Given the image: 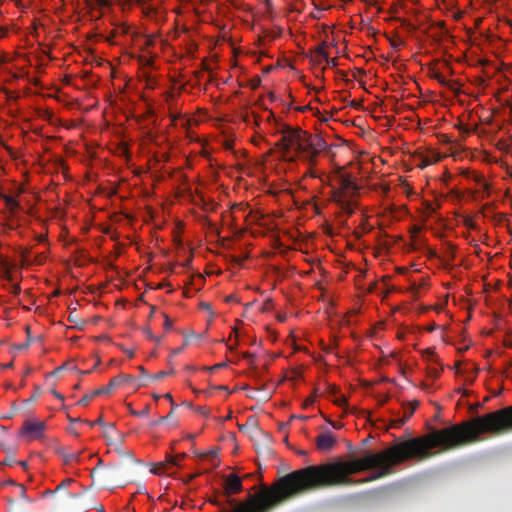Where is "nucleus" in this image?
<instances>
[{"instance_id": "f257e3e1", "label": "nucleus", "mask_w": 512, "mask_h": 512, "mask_svg": "<svg viewBox=\"0 0 512 512\" xmlns=\"http://www.w3.org/2000/svg\"><path fill=\"white\" fill-rule=\"evenodd\" d=\"M510 431L512 405L461 424L433 430L421 437L410 438L378 453H367L359 459L309 466L281 477L276 490L264 492L261 495L265 502L262 510L307 491L363 484L386 477L393 473V467L398 464L411 459L421 461L430 458L434 454L430 450L436 447L449 451L478 441L483 433L500 435Z\"/></svg>"}, {"instance_id": "f03ea898", "label": "nucleus", "mask_w": 512, "mask_h": 512, "mask_svg": "<svg viewBox=\"0 0 512 512\" xmlns=\"http://www.w3.org/2000/svg\"><path fill=\"white\" fill-rule=\"evenodd\" d=\"M278 132L281 133V137L276 146L284 154L294 151L295 156L310 167L316 165L318 155L327 147L326 141L321 136L308 133L301 128L282 124Z\"/></svg>"}, {"instance_id": "7ed1b4c3", "label": "nucleus", "mask_w": 512, "mask_h": 512, "mask_svg": "<svg viewBox=\"0 0 512 512\" xmlns=\"http://www.w3.org/2000/svg\"><path fill=\"white\" fill-rule=\"evenodd\" d=\"M278 484L279 480L272 487H264L260 492L256 494H249L245 501L238 503L234 498H231V496L234 494H238L242 491V480L238 475L231 473L225 477L224 481L223 496L225 498V501L221 502L215 498L211 500V503L218 505L223 509H225V505H228L233 508L232 512H268L270 509L279 505L280 503L272 504L265 510H262V506L265 504V502L263 500L264 498H262L261 495L266 491L276 490Z\"/></svg>"}, {"instance_id": "20e7f679", "label": "nucleus", "mask_w": 512, "mask_h": 512, "mask_svg": "<svg viewBox=\"0 0 512 512\" xmlns=\"http://www.w3.org/2000/svg\"><path fill=\"white\" fill-rule=\"evenodd\" d=\"M134 380V377L129 374H119L115 377H113L108 385L103 386L101 388L95 389L91 393L85 394L78 402V405H88L92 399L98 396H102L105 394L110 393L113 389L120 387L121 385L125 383H130V381Z\"/></svg>"}, {"instance_id": "39448f33", "label": "nucleus", "mask_w": 512, "mask_h": 512, "mask_svg": "<svg viewBox=\"0 0 512 512\" xmlns=\"http://www.w3.org/2000/svg\"><path fill=\"white\" fill-rule=\"evenodd\" d=\"M45 427L44 421L26 420L22 429L24 436L31 441L43 438Z\"/></svg>"}, {"instance_id": "423d86ee", "label": "nucleus", "mask_w": 512, "mask_h": 512, "mask_svg": "<svg viewBox=\"0 0 512 512\" xmlns=\"http://www.w3.org/2000/svg\"><path fill=\"white\" fill-rule=\"evenodd\" d=\"M339 189L347 194L350 198H353L358 194L359 187L353 181L350 174L341 173L338 178Z\"/></svg>"}, {"instance_id": "0eeeda50", "label": "nucleus", "mask_w": 512, "mask_h": 512, "mask_svg": "<svg viewBox=\"0 0 512 512\" xmlns=\"http://www.w3.org/2000/svg\"><path fill=\"white\" fill-rule=\"evenodd\" d=\"M336 443V438L331 432L321 433L316 438L317 448L321 451L331 450Z\"/></svg>"}, {"instance_id": "6e6552de", "label": "nucleus", "mask_w": 512, "mask_h": 512, "mask_svg": "<svg viewBox=\"0 0 512 512\" xmlns=\"http://www.w3.org/2000/svg\"><path fill=\"white\" fill-rule=\"evenodd\" d=\"M419 404H420V402L417 400L409 403V411L405 412V415L402 418L394 420L392 426L393 427H401L403 424H405L409 420V418L413 415L414 411L419 406Z\"/></svg>"}, {"instance_id": "1a4fd4ad", "label": "nucleus", "mask_w": 512, "mask_h": 512, "mask_svg": "<svg viewBox=\"0 0 512 512\" xmlns=\"http://www.w3.org/2000/svg\"><path fill=\"white\" fill-rule=\"evenodd\" d=\"M1 198L12 216H15L17 212L22 209L20 203L13 196L2 195Z\"/></svg>"}, {"instance_id": "9d476101", "label": "nucleus", "mask_w": 512, "mask_h": 512, "mask_svg": "<svg viewBox=\"0 0 512 512\" xmlns=\"http://www.w3.org/2000/svg\"><path fill=\"white\" fill-rule=\"evenodd\" d=\"M138 370L141 373V377L137 380L134 379L131 382H136L137 387L147 386L151 380V375L147 373L143 366H139Z\"/></svg>"}, {"instance_id": "9b49d317", "label": "nucleus", "mask_w": 512, "mask_h": 512, "mask_svg": "<svg viewBox=\"0 0 512 512\" xmlns=\"http://www.w3.org/2000/svg\"><path fill=\"white\" fill-rule=\"evenodd\" d=\"M202 460H209L213 466H217L219 463L217 450H210L206 453L200 454Z\"/></svg>"}, {"instance_id": "f8f14e48", "label": "nucleus", "mask_w": 512, "mask_h": 512, "mask_svg": "<svg viewBox=\"0 0 512 512\" xmlns=\"http://www.w3.org/2000/svg\"><path fill=\"white\" fill-rule=\"evenodd\" d=\"M347 198H350L347 194L341 191L339 188L332 191L331 200L337 205L341 204Z\"/></svg>"}, {"instance_id": "ddd939ff", "label": "nucleus", "mask_w": 512, "mask_h": 512, "mask_svg": "<svg viewBox=\"0 0 512 512\" xmlns=\"http://www.w3.org/2000/svg\"><path fill=\"white\" fill-rule=\"evenodd\" d=\"M68 321L73 323L74 326L78 329H83L84 325H85V321L80 319L77 314H76V309H73L69 316H68Z\"/></svg>"}, {"instance_id": "4468645a", "label": "nucleus", "mask_w": 512, "mask_h": 512, "mask_svg": "<svg viewBox=\"0 0 512 512\" xmlns=\"http://www.w3.org/2000/svg\"><path fill=\"white\" fill-rule=\"evenodd\" d=\"M349 199L350 198H347L345 201L338 205L341 211L347 214L348 216L354 213L353 202Z\"/></svg>"}, {"instance_id": "2eb2a0df", "label": "nucleus", "mask_w": 512, "mask_h": 512, "mask_svg": "<svg viewBox=\"0 0 512 512\" xmlns=\"http://www.w3.org/2000/svg\"><path fill=\"white\" fill-rule=\"evenodd\" d=\"M94 4L99 7H109L111 5V0H93V2L86 0V5L88 8L93 9Z\"/></svg>"}, {"instance_id": "dca6fc26", "label": "nucleus", "mask_w": 512, "mask_h": 512, "mask_svg": "<svg viewBox=\"0 0 512 512\" xmlns=\"http://www.w3.org/2000/svg\"><path fill=\"white\" fill-rule=\"evenodd\" d=\"M14 265L11 264L6 257L0 254V271H6L9 269H13Z\"/></svg>"}, {"instance_id": "f3484780", "label": "nucleus", "mask_w": 512, "mask_h": 512, "mask_svg": "<svg viewBox=\"0 0 512 512\" xmlns=\"http://www.w3.org/2000/svg\"><path fill=\"white\" fill-rule=\"evenodd\" d=\"M14 265L11 264L6 257L0 254V271H6L9 269H13Z\"/></svg>"}, {"instance_id": "a211bd4d", "label": "nucleus", "mask_w": 512, "mask_h": 512, "mask_svg": "<svg viewBox=\"0 0 512 512\" xmlns=\"http://www.w3.org/2000/svg\"><path fill=\"white\" fill-rule=\"evenodd\" d=\"M327 45L326 42H322L315 50L316 54L318 56H320L321 58H323L326 62H329V57L326 53V51L324 50V47Z\"/></svg>"}, {"instance_id": "6ab92c4d", "label": "nucleus", "mask_w": 512, "mask_h": 512, "mask_svg": "<svg viewBox=\"0 0 512 512\" xmlns=\"http://www.w3.org/2000/svg\"><path fill=\"white\" fill-rule=\"evenodd\" d=\"M423 357L426 360L437 362V356H436L434 350H432L430 348L423 351Z\"/></svg>"}, {"instance_id": "aec40b11", "label": "nucleus", "mask_w": 512, "mask_h": 512, "mask_svg": "<svg viewBox=\"0 0 512 512\" xmlns=\"http://www.w3.org/2000/svg\"><path fill=\"white\" fill-rule=\"evenodd\" d=\"M80 455H81V452L66 454V455H64V461L66 463L73 462V461L78 462L80 459Z\"/></svg>"}, {"instance_id": "412c9836", "label": "nucleus", "mask_w": 512, "mask_h": 512, "mask_svg": "<svg viewBox=\"0 0 512 512\" xmlns=\"http://www.w3.org/2000/svg\"><path fill=\"white\" fill-rule=\"evenodd\" d=\"M149 412H150V406L149 405H145L142 410H139V411L132 410L131 414L134 415V416L146 417V416H148Z\"/></svg>"}, {"instance_id": "4be33fe9", "label": "nucleus", "mask_w": 512, "mask_h": 512, "mask_svg": "<svg viewBox=\"0 0 512 512\" xmlns=\"http://www.w3.org/2000/svg\"><path fill=\"white\" fill-rule=\"evenodd\" d=\"M432 77H433L434 79H436V80H437L441 85H443V86H449V82H448V80H446V78H445L442 74H440L439 72H434V73L432 74Z\"/></svg>"}, {"instance_id": "5701e85b", "label": "nucleus", "mask_w": 512, "mask_h": 512, "mask_svg": "<svg viewBox=\"0 0 512 512\" xmlns=\"http://www.w3.org/2000/svg\"><path fill=\"white\" fill-rule=\"evenodd\" d=\"M174 372V370H171V371H160L154 375H151V380H161L163 379L164 377H166L167 375H170Z\"/></svg>"}, {"instance_id": "b1692460", "label": "nucleus", "mask_w": 512, "mask_h": 512, "mask_svg": "<svg viewBox=\"0 0 512 512\" xmlns=\"http://www.w3.org/2000/svg\"><path fill=\"white\" fill-rule=\"evenodd\" d=\"M116 470H117V468H116V467H114V466H108V468H107V469H106V471L104 472L103 477H104L105 479H109V478H111V477L115 474Z\"/></svg>"}, {"instance_id": "393cba45", "label": "nucleus", "mask_w": 512, "mask_h": 512, "mask_svg": "<svg viewBox=\"0 0 512 512\" xmlns=\"http://www.w3.org/2000/svg\"><path fill=\"white\" fill-rule=\"evenodd\" d=\"M246 424H247V427L258 429V420L253 416H250L248 418Z\"/></svg>"}, {"instance_id": "a878e982", "label": "nucleus", "mask_w": 512, "mask_h": 512, "mask_svg": "<svg viewBox=\"0 0 512 512\" xmlns=\"http://www.w3.org/2000/svg\"><path fill=\"white\" fill-rule=\"evenodd\" d=\"M300 5H302V2L301 1H296L294 4L290 5L289 9H290L291 12L301 13L302 9H301Z\"/></svg>"}, {"instance_id": "bb28decb", "label": "nucleus", "mask_w": 512, "mask_h": 512, "mask_svg": "<svg viewBox=\"0 0 512 512\" xmlns=\"http://www.w3.org/2000/svg\"><path fill=\"white\" fill-rule=\"evenodd\" d=\"M72 482V479H65L63 480L54 490V492H58L62 489H65L70 483Z\"/></svg>"}, {"instance_id": "cd10ccee", "label": "nucleus", "mask_w": 512, "mask_h": 512, "mask_svg": "<svg viewBox=\"0 0 512 512\" xmlns=\"http://www.w3.org/2000/svg\"><path fill=\"white\" fill-rule=\"evenodd\" d=\"M163 316H164V319H165V320H164V324H163L164 329H165V330H169V329H171V328H172V325H173L172 320H171V319H170L166 314H163Z\"/></svg>"}, {"instance_id": "c85d7f7f", "label": "nucleus", "mask_w": 512, "mask_h": 512, "mask_svg": "<svg viewBox=\"0 0 512 512\" xmlns=\"http://www.w3.org/2000/svg\"><path fill=\"white\" fill-rule=\"evenodd\" d=\"M464 224H465L466 227L471 228V229H476L477 228L476 224L474 223V221L470 217H466L464 219Z\"/></svg>"}, {"instance_id": "c756f323", "label": "nucleus", "mask_w": 512, "mask_h": 512, "mask_svg": "<svg viewBox=\"0 0 512 512\" xmlns=\"http://www.w3.org/2000/svg\"><path fill=\"white\" fill-rule=\"evenodd\" d=\"M145 334L148 338L155 340L156 342L160 341V338L154 337L150 328L145 329Z\"/></svg>"}, {"instance_id": "7c9ffc66", "label": "nucleus", "mask_w": 512, "mask_h": 512, "mask_svg": "<svg viewBox=\"0 0 512 512\" xmlns=\"http://www.w3.org/2000/svg\"><path fill=\"white\" fill-rule=\"evenodd\" d=\"M226 366H227V364H226L225 362H222V363L215 364L214 366L209 367L208 369H209L210 371H215V370H218V369L224 368V367H226Z\"/></svg>"}, {"instance_id": "2f4dec72", "label": "nucleus", "mask_w": 512, "mask_h": 512, "mask_svg": "<svg viewBox=\"0 0 512 512\" xmlns=\"http://www.w3.org/2000/svg\"><path fill=\"white\" fill-rule=\"evenodd\" d=\"M390 44L394 47V48H399L403 42L399 39H390Z\"/></svg>"}, {"instance_id": "473e14b6", "label": "nucleus", "mask_w": 512, "mask_h": 512, "mask_svg": "<svg viewBox=\"0 0 512 512\" xmlns=\"http://www.w3.org/2000/svg\"><path fill=\"white\" fill-rule=\"evenodd\" d=\"M20 290H21V288H20L19 284H13L11 286L10 292L17 295L20 293Z\"/></svg>"}, {"instance_id": "72a5a7b5", "label": "nucleus", "mask_w": 512, "mask_h": 512, "mask_svg": "<svg viewBox=\"0 0 512 512\" xmlns=\"http://www.w3.org/2000/svg\"><path fill=\"white\" fill-rule=\"evenodd\" d=\"M17 463V460H15L14 458H10V457H7L4 461H3V464L5 465H9V466H12L14 464Z\"/></svg>"}, {"instance_id": "f704fd0d", "label": "nucleus", "mask_w": 512, "mask_h": 512, "mask_svg": "<svg viewBox=\"0 0 512 512\" xmlns=\"http://www.w3.org/2000/svg\"><path fill=\"white\" fill-rule=\"evenodd\" d=\"M3 277L9 281L12 280V269L6 271H2Z\"/></svg>"}, {"instance_id": "c9c22d12", "label": "nucleus", "mask_w": 512, "mask_h": 512, "mask_svg": "<svg viewBox=\"0 0 512 512\" xmlns=\"http://www.w3.org/2000/svg\"><path fill=\"white\" fill-rule=\"evenodd\" d=\"M28 254H29V250H24L22 252V257H23V262L24 263H29L28 258H27Z\"/></svg>"}, {"instance_id": "e433bc0d", "label": "nucleus", "mask_w": 512, "mask_h": 512, "mask_svg": "<svg viewBox=\"0 0 512 512\" xmlns=\"http://www.w3.org/2000/svg\"><path fill=\"white\" fill-rule=\"evenodd\" d=\"M476 181H477V182H479V183H482V184H483V188H484L485 190H488V189H489V185H488V183L483 182V181H482V179H481L480 177H477V178H476Z\"/></svg>"}, {"instance_id": "4c0bfd02", "label": "nucleus", "mask_w": 512, "mask_h": 512, "mask_svg": "<svg viewBox=\"0 0 512 512\" xmlns=\"http://www.w3.org/2000/svg\"><path fill=\"white\" fill-rule=\"evenodd\" d=\"M163 397H164L165 399H168V400L170 401L171 405H174V401H173V398H172V396H171V394H170V393H166V394H164V395H163Z\"/></svg>"}, {"instance_id": "58836bf2", "label": "nucleus", "mask_w": 512, "mask_h": 512, "mask_svg": "<svg viewBox=\"0 0 512 512\" xmlns=\"http://www.w3.org/2000/svg\"><path fill=\"white\" fill-rule=\"evenodd\" d=\"M172 414H173V409H171V411L169 412L168 415L160 417V421H165V420L171 418Z\"/></svg>"}, {"instance_id": "ea45409f", "label": "nucleus", "mask_w": 512, "mask_h": 512, "mask_svg": "<svg viewBox=\"0 0 512 512\" xmlns=\"http://www.w3.org/2000/svg\"><path fill=\"white\" fill-rule=\"evenodd\" d=\"M327 64H329V65H331L333 67L337 66V64H338L337 63V59L336 58H332V59L329 58V62H327Z\"/></svg>"}, {"instance_id": "a19ab883", "label": "nucleus", "mask_w": 512, "mask_h": 512, "mask_svg": "<svg viewBox=\"0 0 512 512\" xmlns=\"http://www.w3.org/2000/svg\"><path fill=\"white\" fill-rule=\"evenodd\" d=\"M45 260V256L43 254L38 255L36 258V262L41 264Z\"/></svg>"}, {"instance_id": "79ce46f5", "label": "nucleus", "mask_w": 512, "mask_h": 512, "mask_svg": "<svg viewBox=\"0 0 512 512\" xmlns=\"http://www.w3.org/2000/svg\"><path fill=\"white\" fill-rule=\"evenodd\" d=\"M313 403H314V398L313 397H309L305 401V406L312 405Z\"/></svg>"}, {"instance_id": "37998d69", "label": "nucleus", "mask_w": 512, "mask_h": 512, "mask_svg": "<svg viewBox=\"0 0 512 512\" xmlns=\"http://www.w3.org/2000/svg\"><path fill=\"white\" fill-rule=\"evenodd\" d=\"M198 413L202 414V415H207V410L205 407H199L197 409Z\"/></svg>"}, {"instance_id": "c03bdc74", "label": "nucleus", "mask_w": 512, "mask_h": 512, "mask_svg": "<svg viewBox=\"0 0 512 512\" xmlns=\"http://www.w3.org/2000/svg\"><path fill=\"white\" fill-rule=\"evenodd\" d=\"M18 487L20 488L21 496L24 497L25 496V492H26V489H25L24 485L20 484V485H18Z\"/></svg>"}, {"instance_id": "a18cd8bd", "label": "nucleus", "mask_w": 512, "mask_h": 512, "mask_svg": "<svg viewBox=\"0 0 512 512\" xmlns=\"http://www.w3.org/2000/svg\"><path fill=\"white\" fill-rule=\"evenodd\" d=\"M16 464L20 465V466H21V467H23L24 469H26V468H27V466H28V464H27V462H26V461H17V463H16Z\"/></svg>"}, {"instance_id": "49530a36", "label": "nucleus", "mask_w": 512, "mask_h": 512, "mask_svg": "<svg viewBox=\"0 0 512 512\" xmlns=\"http://www.w3.org/2000/svg\"><path fill=\"white\" fill-rule=\"evenodd\" d=\"M37 240L40 243H44V242H46L47 239H46V237L44 235H40V236L37 237Z\"/></svg>"}, {"instance_id": "de8ad7c7", "label": "nucleus", "mask_w": 512, "mask_h": 512, "mask_svg": "<svg viewBox=\"0 0 512 512\" xmlns=\"http://www.w3.org/2000/svg\"><path fill=\"white\" fill-rule=\"evenodd\" d=\"M431 374L434 376V377H438L440 372L439 370H437L436 368L434 369H431Z\"/></svg>"}, {"instance_id": "09e8293b", "label": "nucleus", "mask_w": 512, "mask_h": 512, "mask_svg": "<svg viewBox=\"0 0 512 512\" xmlns=\"http://www.w3.org/2000/svg\"><path fill=\"white\" fill-rule=\"evenodd\" d=\"M28 347H29V342H26L24 344H21V345L17 346V349L21 350V349H26Z\"/></svg>"}, {"instance_id": "8fccbe9b", "label": "nucleus", "mask_w": 512, "mask_h": 512, "mask_svg": "<svg viewBox=\"0 0 512 512\" xmlns=\"http://www.w3.org/2000/svg\"><path fill=\"white\" fill-rule=\"evenodd\" d=\"M3 485H16V482L12 479H9L3 483Z\"/></svg>"}, {"instance_id": "3c124183", "label": "nucleus", "mask_w": 512, "mask_h": 512, "mask_svg": "<svg viewBox=\"0 0 512 512\" xmlns=\"http://www.w3.org/2000/svg\"><path fill=\"white\" fill-rule=\"evenodd\" d=\"M52 393L56 398L61 399V400L63 399V396L56 390H54Z\"/></svg>"}, {"instance_id": "603ef678", "label": "nucleus", "mask_w": 512, "mask_h": 512, "mask_svg": "<svg viewBox=\"0 0 512 512\" xmlns=\"http://www.w3.org/2000/svg\"><path fill=\"white\" fill-rule=\"evenodd\" d=\"M243 357L247 358V359H252V358H254V355L249 354V353L246 352V353H243Z\"/></svg>"}, {"instance_id": "864d4df0", "label": "nucleus", "mask_w": 512, "mask_h": 512, "mask_svg": "<svg viewBox=\"0 0 512 512\" xmlns=\"http://www.w3.org/2000/svg\"><path fill=\"white\" fill-rule=\"evenodd\" d=\"M2 368H12L13 367V362H9L7 364H4V365H1Z\"/></svg>"}, {"instance_id": "5fc2aeb1", "label": "nucleus", "mask_w": 512, "mask_h": 512, "mask_svg": "<svg viewBox=\"0 0 512 512\" xmlns=\"http://www.w3.org/2000/svg\"><path fill=\"white\" fill-rule=\"evenodd\" d=\"M94 422H95V425H96V424L102 425V424H103V419H102V417L100 416V417H99L96 421H94Z\"/></svg>"}, {"instance_id": "6e6d98bb", "label": "nucleus", "mask_w": 512, "mask_h": 512, "mask_svg": "<svg viewBox=\"0 0 512 512\" xmlns=\"http://www.w3.org/2000/svg\"><path fill=\"white\" fill-rule=\"evenodd\" d=\"M102 465V460L99 459L97 467L92 470V475L95 473L96 469Z\"/></svg>"}, {"instance_id": "4d7b16f0", "label": "nucleus", "mask_w": 512, "mask_h": 512, "mask_svg": "<svg viewBox=\"0 0 512 512\" xmlns=\"http://www.w3.org/2000/svg\"><path fill=\"white\" fill-rule=\"evenodd\" d=\"M85 423H86L87 425H89L90 427L95 426V422H94V421H88V420H86V421H85Z\"/></svg>"}, {"instance_id": "13d9d810", "label": "nucleus", "mask_w": 512, "mask_h": 512, "mask_svg": "<svg viewBox=\"0 0 512 512\" xmlns=\"http://www.w3.org/2000/svg\"><path fill=\"white\" fill-rule=\"evenodd\" d=\"M238 428H239L240 431H244L247 428V424L238 425Z\"/></svg>"}, {"instance_id": "bf43d9fd", "label": "nucleus", "mask_w": 512, "mask_h": 512, "mask_svg": "<svg viewBox=\"0 0 512 512\" xmlns=\"http://www.w3.org/2000/svg\"><path fill=\"white\" fill-rule=\"evenodd\" d=\"M251 117L253 118V121H254V122H255V124L257 125V124H258V117H257V115L252 114V116H251Z\"/></svg>"}, {"instance_id": "052dcab7", "label": "nucleus", "mask_w": 512, "mask_h": 512, "mask_svg": "<svg viewBox=\"0 0 512 512\" xmlns=\"http://www.w3.org/2000/svg\"><path fill=\"white\" fill-rule=\"evenodd\" d=\"M69 421H70L71 423H75V422H79V421H80V419H79V418H69Z\"/></svg>"}, {"instance_id": "680f3d73", "label": "nucleus", "mask_w": 512, "mask_h": 512, "mask_svg": "<svg viewBox=\"0 0 512 512\" xmlns=\"http://www.w3.org/2000/svg\"><path fill=\"white\" fill-rule=\"evenodd\" d=\"M161 422H162V421H160V418H159V419H157V421H153V422H151V425H152V426H156V425H158V424H159V423H161Z\"/></svg>"}, {"instance_id": "e2e57ef3", "label": "nucleus", "mask_w": 512, "mask_h": 512, "mask_svg": "<svg viewBox=\"0 0 512 512\" xmlns=\"http://www.w3.org/2000/svg\"><path fill=\"white\" fill-rule=\"evenodd\" d=\"M346 400L344 398H341L339 400H336V402L341 405L342 403H344Z\"/></svg>"}, {"instance_id": "0e129e2a", "label": "nucleus", "mask_w": 512, "mask_h": 512, "mask_svg": "<svg viewBox=\"0 0 512 512\" xmlns=\"http://www.w3.org/2000/svg\"><path fill=\"white\" fill-rule=\"evenodd\" d=\"M98 365V363H96V365L91 369V370H87V371H84L82 372V374H88L90 373L93 369H95V367Z\"/></svg>"}, {"instance_id": "69168bd1", "label": "nucleus", "mask_w": 512, "mask_h": 512, "mask_svg": "<svg viewBox=\"0 0 512 512\" xmlns=\"http://www.w3.org/2000/svg\"><path fill=\"white\" fill-rule=\"evenodd\" d=\"M183 404L188 406V407H190V408L192 407V403L191 402H184Z\"/></svg>"}, {"instance_id": "338daca9", "label": "nucleus", "mask_w": 512, "mask_h": 512, "mask_svg": "<svg viewBox=\"0 0 512 512\" xmlns=\"http://www.w3.org/2000/svg\"><path fill=\"white\" fill-rule=\"evenodd\" d=\"M245 121L249 124L251 122V117L247 116Z\"/></svg>"}, {"instance_id": "774afa93", "label": "nucleus", "mask_w": 512, "mask_h": 512, "mask_svg": "<svg viewBox=\"0 0 512 512\" xmlns=\"http://www.w3.org/2000/svg\"><path fill=\"white\" fill-rule=\"evenodd\" d=\"M153 397H154V399H155V400H158L161 396H160V395H157V394H154V396H153Z\"/></svg>"}]
</instances>
